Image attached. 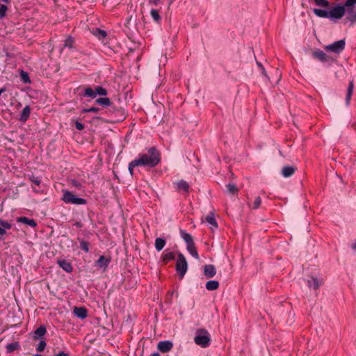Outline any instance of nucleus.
<instances>
[{
    "mask_svg": "<svg viewBox=\"0 0 356 356\" xmlns=\"http://www.w3.org/2000/svg\"><path fill=\"white\" fill-rule=\"evenodd\" d=\"M64 47L68 48L70 49H76V47L74 46V40L70 35H69L64 41Z\"/></svg>",
    "mask_w": 356,
    "mask_h": 356,
    "instance_id": "28",
    "label": "nucleus"
},
{
    "mask_svg": "<svg viewBox=\"0 0 356 356\" xmlns=\"http://www.w3.org/2000/svg\"><path fill=\"white\" fill-rule=\"evenodd\" d=\"M173 347V343L171 341L165 340L161 341L157 345V348L162 353L169 352Z\"/></svg>",
    "mask_w": 356,
    "mask_h": 356,
    "instance_id": "11",
    "label": "nucleus"
},
{
    "mask_svg": "<svg viewBox=\"0 0 356 356\" xmlns=\"http://www.w3.org/2000/svg\"><path fill=\"white\" fill-rule=\"evenodd\" d=\"M33 356H42V355H40V354L37 353V354L34 355Z\"/></svg>",
    "mask_w": 356,
    "mask_h": 356,
    "instance_id": "55",
    "label": "nucleus"
},
{
    "mask_svg": "<svg viewBox=\"0 0 356 356\" xmlns=\"http://www.w3.org/2000/svg\"><path fill=\"white\" fill-rule=\"evenodd\" d=\"M166 244V241L163 238H156L155 240V248L156 250L159 252L163 249Z\"/></svg>",
    "mask_w": 356,
    "mask_h": 356,
    "instance_id": "27",
    "label": "nucleus"
},
{
    "mask_svg": "<svg viewBox=\"0 0 356 356\" xmlns=\"http://www.w3.org/2000/svg\"><path fill=\"white\" fill-rule=\"evenodd\" d=\"M296 168L293 166L286 165L283 167L282 175L284 177H289L294 174Z\"/></svg>",
    "mask_w": 356,
    "mask_h": 356,
    "instance_id": "22",
    "label": "nucleus"
},
{
    "mask_svg": "<svg viewBox=\"0 0 356 356\" xmlns=\"http://www.w3.org/2000/svg\"><path fill=\"white\" fill-rule=\"evenodd\" d=\"M160 0H149V3L154 6H158L160 3Z\"/></svg>",
    "mask_w": 356,
    "mask_h": 356,
    "instance_id": "47",
    "label": "nucleus"
},
{
    "mask_svg": "<svg viewBox=\"0 0 356 356\" xmlns=\"http://www.w3.org/2000/svg\"><path fill=\"white\" fill-rule=\"evenodd\" d=\"M111 261L110 257H106L104 255H102L99 257V259L95 262V266L99 268H106L108 266Z\"/></svg>",
    "mask_w": 356,
    "mask_h": 356,
    "instance_id": "13",
    "label": "nucleus"
},
{
    "mask_svg": "<svg viewBox=\"0 0 356 356\" xmlns=\"http://www.w3.org/2000/svg\"><path fill=\"white\" fill-rule=\"evenodd\" d=\"M346 46V40L345 39H341L338 41H336L332 44H330L325 47V49L327 51L333 52L337 54L341 53Z\"/></svg>",
    "mask_w": 356,
    "mask_h": 356,
    "instance_id": "8",
    "label": "nucleus"
},
{
    "mask_svg": "<svg viewBox=\"0 0 356 356\" xmlns=\"http://www.w3.org/2000/svg\"><path fill=\"white\" fill-rule=\"evenodd\" d=\"M6 90V88L5 87L0 89V96Z\"/></svg>",
    "mask_w": 356,
    "mask_h": 356,
    "instance_id": "50",
    "label": "nucleus"
},
{
    "mask_svg": "<svg viewBox=\"0 0 356 356\" xmlns=\"http://www.w3.org/2000/svg\"><path fill=\"white\" fill-rule=\"evenodd\" d=\"M79 240V243H80V248L84 251L86 253H88L89 252V243L88 242H87L86 241H84V240H80L79 238H78Z\"/></svg>",
    "mask_w": 356,
    "mask_h": 356,
    "instance_id": "34",
    "label": "nucleus"
},
{
    "mask_svg": "<svg viewBox=\"0 0 356 356\" xmlns=\"http://www.w3.org/2000/svg\"><path fill=\"white\" fill-rule=\"evenodd\" d=\"M92 34L96 36L99 40H104L107 36L106 31L99 28H95L92 30Z\"/></svg>",
    "mask_w": 356,
    "mask_h": 356,
    "instance_id": "24",
    "label": "nucleus"
},
{
    "mask_svg": "<svg viewBox=\"0 0 356 356\" xmlns=\"http://www.w3.org/2000/svg\"><path fill=\"white\" fill-rule=\"evenodd\" d=\"M314 2L318 8H312L313 13L318 17L329 19L332 22H337L345 15L344 24L349 22L350 26L356 24V0H346L344 3L332 6L328 0H308Z\"/></svg>",
    "mask_w": 356,
    "mask_h": 356,
    "instance_id": "1",
    "label": "nucleus"
},
{
    "mask_svg": "<svg viewBox=\"0 0 356 356\" xmlns=\"http://www.w3.org/2000/svg\"><path fill=\"white\" fill-rule=\"evenodd\" d=\"M74 314L80 319H85L88 316V310L84 307H75L73 311Z\"/></svg>",
    "mask_w": 356,
    "mask_h": 356,
    "instance_id": "15",
    "label": "nucleus"
},
{
    "mask_svg": "<svg viewBox=\"0 0 356 356\" xmlns=\"http://www.w3.org/2000/svg\"><path fill=\"white\" fill-rule=\"evenodd\" d=\"M216 274V267L212 264H206L204 266V275L207 278H211Z\"/></svg>",
    "mask_w": 356,
    "mask_h": 356,
    "instance_id": "14",
    "label": "nucleus"
},
{
    "mask_svg": "<svg viewBox=\"0 0 356 356\" xmlns=\"http://www.w3.org/2000/svg\"><path fill=\"white\" fill-rule=\"evenodd\" d=\"M29 179H30L31 181L36 186H39L41 183V179L38 177H35V176L32 175L31 177H30Z\"/></svg>",
    "mask_w": 356,
    "mask_h": 356,
    "instance_id": "42",
    "label": "nucleus"
},
{
    "mask_svg": "<svg viewBox=\"0 0 356 356\" xmlns=\"http://www.w3.org/2000/svg\"><path fill=\"white\" fill-rule=\"evenodd\" d=\"M205 220L211 225L210 228L211 229L218 228V225L215 218V214L213 211L209 212V213L206 216Z\"/></svg>",
    "mask_w": 356,
    "mask_h": 356,
    "instance_id": "17",
    "label": "nucleus"
},
{
    "mask_svg": "<svg viewBox=\"0 0 356 356\" xmlns=\"http://www.w3.org/2000/svg\"><path fill=\"white\" fill-rule=\"evenodd\" d=\"M54 356H70V354L64 351H60L58 353L54 355Z\"/></svg>",
    "mask_w": 356,
    "mask_h": 356,
    "instance_id": "45",
    "label": "nucleus"
},
{
    "mask_svg": "<svg viewBox=\"0 0 356 356\" xmlns=\"http://www.w3.org/2000/svg\"><path fill=\"white\" fill-rule=\"evenodd\" d=\"M74 125H75L76 129L79 131H81L84 129V125L79 121H76L75 122Z\"/></svg>",
    "mask_w": 356,
    "mask_h": 356,
    "instance_id": "44",
    "label": "nucleus"
},
{
    "mask_svg": "<svg viewBox=\"0 0 356 356\" xmlns=\"http://www.w3.org/2000/svg\"><path fill=\"white\" fill-rule=\"evenodd\" d=\"M1 1L6 3H10V0H1Z\"/></svg>",
    "mask_w": 356,
    "mask_h": 356,
    "instance_id": "54",
    "label": "nucleus"
},
{
    "mask_svg": "<svg viewBox=\"0 0 356 356\" xmlns=\"http://www.w3.org/2000/svg\"><path fill=\"white\" fill-rule=\"evenodd\" d=\"M47 333V327L44 325H40L35 331L31 332L30 335L33 340H39L44 339Z\"/></svg>",
    "mask_w": 356,
    "mask_h": 356,
    "instance_id": "10",
    "label": "nucleus"
},
{
    "mask_svg": "<svg viewBox=\"0 0 356 356\" xmlns=\"http://www.w3.org/2000/svg\"><path fill=\"white\" fill-rule=\"evenodd\" d=\"M95 103L104 106H108V111L110 112H116L117 114L115 115V117L118 116V114L120 113V115L119 116L120 118H118L117 120H122L124 119V116L123 115L122 111L120 109L117 108L115 106L112 105V103L111 102V99L108 97H100L96 99Z\"/></svg>",
    "mask_w": 356,
    "mask_h": 356,
    "instance_id": "6",
    "label": "nucleus"
},
{
    "mask_svg": "<svg viewBox=\"0 0 356 356\" xmlns=\"http://www.w3.org/2000/svg\"><path fill=\"white\" fill-rule=\"evenodd\" d=\"M18 222L28 225L33 228L37 226V222L34 219H31L25 216L19 218Z\"/></svg>",
    "mask_w": 356,
    "mask_h": 356,
    "instance_id": "26",
    "label": "nucleus"
},
{
    "mask_svg": "<svg viewBox=\"0 0 356 356\" xmlns=\"http://www.w3.org/2000/svg\"><path fill=\"white\" fill-rule=\"evenodd\" d=\"M307 286L309 289L317 290L323 284V280L317 277L311 276L306 280Z\"/></svg>",
    "mask_w": 356,
    "mask_h": 356,
    "instance_id": "9",
    "label": "nucleus"
},
{
    "mask_svg": "<svg viewBox=\"0 0 356 356\" xmlns=\"http://www.w3.org/2000/svg\"><path fill=\"white\" fill-rule=\"evenodd\" d=\"M177 259L176 261L175 269L180 279H182L188 270V263L184 255L180 252H177Z\"/></svg>",
    "mask_w": 356,
    "mask_h": 356,
    "instance_id": "5",
    "label": "nucleus"
},
{
    "mask_svg": "<svg viewBox=\"0 0 356 356\" xmlns=\"http://www.w3.org/2000/svg\"><path fill=\"white\" fill-rule=\"evenodd\" d=\"M257 64L259 67L260 69H261L262 67H264L261 63L257 62Z\"/></svg>",
    "mask_w": 356,
    "mask_h": 356,
    "instance_id": "52",
    "label": "nucleus"
},
{
    "mask_svg": "<svg viewBox=\"0 0 356 356\" xmlns=\"http://www.w3.org/2000/svg\"><path fill=\"white\" fill-rule=\"evenodd\" d=\"M261 203V199L259 196H257L256 197V198L254 199V201L253 202V207L252 208L254 209H257L259 207L260 204Z\"/></svg>",
    "mask_w": 356,
    "mask_h": 356,
    "instance_id": "41",
    "label": "nucleus"
},
{
    "mask_svg": "<svg viewBox=\"0 0 356 356\" xmlns=\"http://www.w3.org/2000/svg\"><path fill=\"white\" fill-rule=\"evenodd\" d=\"M95 92L97 95L105 96L107 95V90L102 86H97L95 89Z\"/></svg>",
    "mask_w": 356,
    "mask_h": 356,
    "instance_id": "37",
    "label": "nucleus"
},
{
    "mask_svg": "<svg viewBox=\"0 0 356 356\" xmlns=\"http://www.w3.org/2000/svg\"><path fill=\"white\" fill-rule=\"evenodd\" d=\"M57 264L59 265V266L65 270L66 273H72L73 270V267L70 262L65 259L62 260H58Z\"/></svg>",
    "mask_w": 356,
    "mask_h": 356,
    "instance_id": "16",
    "label": "nucleus"
},
{
    "mask_svg": "<svg viewBox=\"0 0 356 356\" xmlns=\"http://www.w3.org/2000/svg\"><path fill=\"white\" fill-rule=\"evenodd\" d=\"M72 185L77 189H81L82 188L81 184L76 179H72L71 181Z\"/></svg>",
    "mask_w": 356,
    "mask_h": 356,
    "instance_id": "43",
    "label": "nucleus"
},
{
    "mask_svg": "<svg viewBox=\"0 0 356 356\" xmlns=\"http://www.w3.org/2000/svg\"><path fill=\"white\" fill-rule=\"evenodd\" d=\"M8 7L6 5L1 4L0 6V19L3 18L6 16Z\"/></svg>",
    "mask_w": 356,
    "mask_h": 356,
    "instance_id": "40",
    "label": "nucleus"
},
{
    "mask_svg": "<svg viewBox=\"0 0 356 356\" xmlns=\"http://www.w3.org/2000/svg\"><path fill=\"white\" fill-rule=\"evenodd\" d=\"M0 226L3 227L6 231L10 229L12 227V225L5 220L0 219Z\"/></svg>",
    "mask_w": 356,
    "mask_h": 356,
    "instance_id": "38",
    "label": "nucleus"
},
{
    "mask_svg": "<svg viewBox=\"0 0 356 356\" xmlns=\"http://www.w3.org/2000/svg\"><path fill=\"white\" fill-rule=\"evenodd\" d=\"M180 236L181 238L185 241L186 245L191 244L194 242L191 234L188 233L184 229H180Z\"/></svg>",
    "mask_w": 356,
    "mask_h": 356,
    "instance_id": "23",
    "label": "nucleus"
},
{
    "mask_svg": "<svg viewBox=\"0 0 356 356\" xmlns=\"http://www.w3.org/2000/svg\"><path fill=\"white\" fill-rule=\"evenodd\" d=\"M261 71L264 76H267V73H266V71L264 67H262V68L261 69Z\"/></svg>",
    "mask_w": 356,
    "mask_h": 356,
    "instance_id": "49",
    "label": "nucleus"
},
{
    "mask_svg": "<svg viewBox=\"0 0 356 356\" xmlns=\"http://www.w3.org/2000/svg\"><path fill=\"white\" fill-rule=\"evenodd\" d=\"M150 15L152 17V19H154V21L157 23V24H160L161 22V15H159V13L157 10L156 9H152L150 10Z\"/></svg>",
    "mask_w": 356,
    "mask_h": 356,
    "instance_id": "30",
    "label": "nucleus"
},
{
    "mask_svg": "<svg viewBox=\"0 0 356 356\" xmlns=\"http://www.w3.org/2000/svg\"><path fill=\"white\" fill-rule=\"evenodd\" d=\"M73 226L76 227H78V228H81L83 227V224L81 223V222L80 221H76L74 224H73Z\"/></svg>",
    "mask_w": 356,
    "mask_h": 356,
    "instance_id": "46",
    "label": "nucleus"
},
{
    "mask_svg": "<svg viewBox=\"0 0 356 356\" xmlns=\"http://www.w3.org/2000/svg\"><path fill=\"white\" fill-rule=\"evenodd\" d=\"M312 57L330 67L332 65L334 60L331 56L327 55L323 51L316 49L312 52Z\"/></svg>",
    "mask_w": 356,
    "mask_h": 356,
    "instance_id": "7",
    "label": "nucleus"
},
{
    "mask_svg": "<svg viewBox=\"0 0 356 356\" xmlns=\"http://www.w3.org/2000/svg\"><path fill=\"white\" fill-rule=\"evenodd\" d=\"M99 111V108L98 107L92 106L88 108H83L81 112L82 113H97Z\"/></svg>",
    "mask_w": 356,
    "mask_h": 356,
    "instance_id": "39",
    "label": "nucleus"
},
{
    "mask_svg": "<svg viewBox=\"0 0 356 356\" xmlns=\"http://www.w3.org/2000/svg\"><path fill=\"white\" fill-rule=\"evenodd\" d=\"M175 259V254L173 252H170L168 250H165L162 254V261L163 264H167L170 261Z\"/></svg>",
    "mask_w": 356,
    "mask_h": 356,
    "instance_id": "18",
    "label": "nucleus"
},
{
    "mask_svg": "<svg viewBox=\"0 0 356 356\" xmlns=\"http://www.w3.org/2000/svg\"><path fill=\"white\" fill-rule=\"evenodd\" d=\"M195 343L202 348H207L211 344V337L205 329H199L194 337Z\"/></svg>",
    "mask_w": 356,
    "mask_h": 356,
    "instance_id": "4",
    "label": "nucleus"
},
{
    "mask_svg": "<svg viewBox=\"0 0 356 356\" xmlns=\"http://www.w3.org/2000/svg\"><path fill=\"white\" fill-rule=\"evenodd\" d=\"M225 186L227 192L229 194L234 195L238 192V188L234 184L229 183Z\"/></svg>",
    "mask_w": 356,
    "mask_h": 356,
    "instance_id": "31",
    "label": "nucleus"
},
{
    "mask_svg": "<svg viewBox=\"0 0 356 356\" xmlns=\"http://www.w3.org/2000/svg\"><path fill=\"white\" fill-rule=\"evenodd\" d=\"M39 340H40V342L38 344V346H36V350L38 352H42L47 346V343L45 341L44 338L42 339H39Z\"/></svg>",
    "mask_w": 356,
    "mask_h": 356,
    "instance_id": "35",
    "label": "nucleus"
},
{
    "mask_svg": "<svg viewBox=\"0 0 356 356\" xmlns=\"http://www.w3.org/2000/svg\"><path fill=\"white\" fill-rule=\"evenodd\" d=\"M151 356H160V354L158 352L153 353Z\"/></svg>",
    "mask_w": 356,
    "mask_h": 356,
    "instance_id": "51",
    "label": "nucleus"
},
{
    "mask_svg": "<svg viewBox=\"0 0 356 356\" xmlns=\"http://www.w3.org/2000/svg\"><path fill=\"white\" fill-rule=\"evenodd\" d=\"M6 231L3 227H1L0 226V235L3 236V235L6 234Z\"/></svg>",
    "mask_w": 356,
    "mask_h": 356,
    "instance_id": "48",
    "label": "nucleus"
},
{
    "mask_svg": "<svg viewBox=\"0 0 356 356\" xmlns=\"http://www.w3.org/2000/svg\"><path fill=\"white\" fill-rule=\"evenodd\" d=\"M206 289L209 291H214L219 286V282L216 280H209L206 283Z\"/></svg>",
    "mask_w": 356,
    "mask_h": 356,
    "instance_id": "29",
    "label": "nucleus"
},
{
    "mask_svg": "<svg viewBox=\"0 0 356 356\" xmlns=\"http://www.w3.org/2000/svg\"><path fill=\"white\" fill-rule=\"evenodd\" d=\"M136 159H134L133 161H131L129 163V166H128V170L130 173V175L131 176L134 175V168L135 167H138V166H140L139 164H136Z\"/></svg>",
    "mask_w": 356,
    "mask_h": 356,
    "instance_id": "36",
    "label": "nucleus"
},
{
    "mask_svg": "<svg viewBox=\"0 0 356 356\" xmlns=\"http://www.w3.org/2000/svg\"><path fill=\"white\" fill-rule=\"evenodd\" d=\"M140 166L154 168L161 162V154L155 147H151L145 153H140L135 159Z\"/></svg>",
    "mask_w": 356,
    "mask_h": 356,
    "instance_id": "2",
    "label": "nucleus"
},
{
    "mask_svg": "<svg viewBox=\"0 0 356 356\" xmlns=\"http://www.w3.org/2000/svg\"><path fill=\"white\" fill-rule=\"evenodd\" d=\"M20 349V344L19 341H14L12 343H9L6 346V353L10 354L13 353L14 351L19 350Z\"/></svg>",
    "mask_w": 356,
    "mask_h": 356,
    "instance_id": "21",
    "label": "nucleus"
},
{
    "mask_svg": "<svg viewBox=\"0 0 356 356\" xmlns=\"http://www.w3.org/2000/svg\"><path fill=\"white\" fill-rule=\"evenodd\" d=\"M20 77L21 80L25 83H30L31 82L29 74L24 70H22L20 72Z\"/></svg>",
    "mask_w": 356,
    "mask_h": 356,
    "instance_id": "33",
    "label": "nucleus"
},
{
    "mask_svg": "<svg viewBox=\"0 0 356 356\" xmlns=\"http://www.w3.org/2000/svg\"><path fill=\"white\" fill-rule=\"evenodd\" d=\"M352 249H356V242L352 245Z\"/></svg>",
    "mask_w": 356,
    "mask_h": 356,
    "instance_id": "53",
    "label": "nucleus"
},
{
    "mask_svg": "<svg viewBox=\"0 0 356 356\" xmlns=\"http://www.w3.org/2000/svg\"><path fill=\"white\" fill-rule=\"evenodd\" d=\"M83 96L94 99L96 97V93L92 88H87L84 90Z\"/></svg>",
    "mask_w": 356,
    "mask_h": 356,
    "instance_id": "32",
    "label": "nucleus"
},
{
    "mask_svg": "<svg viewBox=\"0 0 356 356\" xmlns=\"http://www.w3.org/2000/svg\"><path fill=\"white\" fill-rule=\"evenodd\" d=\"M174 185H175V189L178 191H181L186 193H188L189 192L190 186L187 183V181H186L184 179H181L177 182H174Z\"/></svg>",
    "mask_w": 356,
    "mask_h": 356,
    "instance_id": "12",
    "label": "nucleus"
},
{
    "mask_svg": "<svg viewBox=\"0 0 356 356\" xmlns=\"http://www.w3.org/2000/svg\"><path fill=\"white\" fill-rule=\"evenodd\" d=\"M62 193L63 195L61 200H63L66 204L83 205L87 203V200L86 199L76 196L72 192L68 190L63 189L62 191Z\"/></svg>",
    "mask_w": 356,
    "mask_h": 356,
    "instance_id": "3",
    "label": "nucleus"
},
{
    "mask_svg": "<svg viewBox=\"0 0 356 356\" xmlns=\"http://www.w3.org/2000/svg\"><path fill=\"white\" fill-rule=\"evenodd\" d=\"M186 250L193 257L195 258L196 259H199V254L196 250L194 242L186 245Z\"/></svg>",
    "mask_w": 356,
    "mask_h": 356,
    "instance_id": "25",
    "label": "nucleus"
},
{
    "mask_svg": "<svg viewBox=\"0 0 356 356\" xmlns=\"http://www.w3.org/2000/svg\"><path fill=\"white\" fill-rule=\"evenodd\" d=\"M354 89V82L353 81H350L348 83V88H347V93L346 97V105L348 106L350 105V102L351 99V97L353 92Z\"/></svg>",
    "mask_w": 356,
    "mask_h": 356,
    "instance_id": "20",
    "label": "nucleus"
},
{
    "mask_svg": "<svg viewBox=\"0 0 356 356\" xmlns=\"http://www.w3.org/2000/svg\"><path fill=\"white\" fill-rule=\"evenodd\" d=\"M31 114V108L29 105L26 106L20 113V117L19 118V121L22 122H26L29 118Z\"/></svg>",
    "mask_w": 356,
    "mask_h": 356,
    "instance_id": "19",
    "label": "nucleus"
}]
</instances>
